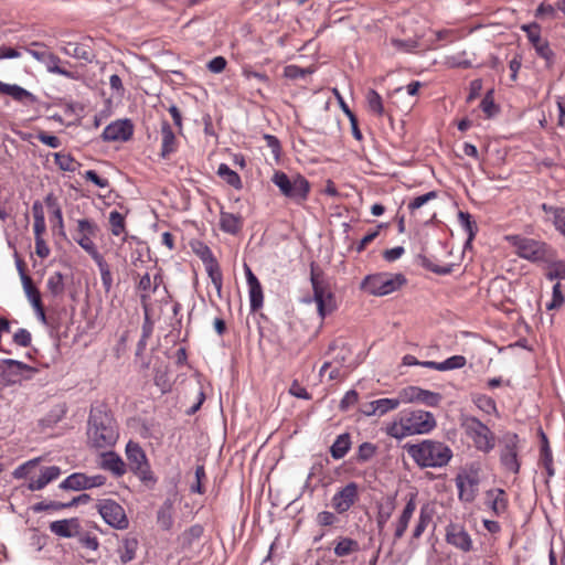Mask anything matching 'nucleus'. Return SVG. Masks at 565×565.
I'll use <instances>...</instances> for the list:
<instances>
[{
    "mask_svg": "<svg viewBox=\"0 0 565 565\" xmlns=\"http://www.w3.org/2000/svg\"><path fill=\"white\" fill-rule=\"evenodd\" d=\"M118 436L117 423L106 405L92 406L87 427L88 445L96 449L109 448L116 444Z\"/></svg>",
    "mask_w": 565,
    "mask_h": 565,
    "instance_id": "obj_1",
    "label": "nucleus"
},
{
    "mask_svg": "<svg viewBox=\"0 0 565 565\" xmlns=\"http://www.w3.org/2000/svg\"><path fill=\"white\" fill-rule=\"evenodd\" d=\"M436 427V420L431 413L426 411H413L404 413L387 425L386 434L395 439H403L416 434H428Z\"/></svg>",
    "mask_w": 565,
    "mask_h": 565,
    "instance_id": "obj_2",
    "label": "nucleus"
},
{
    "mask_svg": "<svg viewBox=\"0 0 565 565\" xmlns=\"http://www.w3.org/2000/svg\"><path fill=\"white\" fill-rule=\"evenodd\" d=\"M406 450L422 468L445 467L452 458V450L446 444L431 439L407 445Z\"/></svg>",
    "mask_w": 565,
    "mask_h": 565,
    "instance_id": "obj_3",
    "label": "nucleus"
},
{
    "mask_svg": "<svg viewBox=\"0 0 565 565\" xmlns=\"http://www.w3.org/2000/svg\"><path fill=\"white\" fill-rule=\"evenodd\" d=\"M310 282L318 315L321 319H324L337 309V301L322 269L316 263L310 264Z\"/></svg>",
    "mask_w": 565,
    "mask_h": 565,
    "instance_id": "obj_4",
    "label": "nucleus"
},
{
    "mask_svg": "<svg viewBox=\"0 0 565 565\" xmlns=\"http://www.w3.org/2000/svg\"><path fill=\"white\" fill-rule=\"evenodd\" d=\"M505 241L515 248V254L529 262L541 264L552 259V247L542 241L522 235H508Z\"/></svg>",
    "mask_w": 565,
    "mask_h": 565,
    "instance_id": "obj_5",
    "label": "nucleus"
},
{
    "mask_svg": "<svg viewBox=\"0 0 565 565\" xmlns=\"http://www.w3.org/2000/svg\"><path fill=\"white\" fill-rule=\"evenodd\" d=\"M271 182L284 196L297 204L307 201L311 189L309 181L299 173L289 177L284 171H276L271 177Z\"/></svg>",
    "mask_w": 565,
    "mask_h": 565,
    "instance_id": "obj_6",
    "label": "nucleus"
},
{
    "mask_svg": "<svg viewBox=\"0 0 565 565\" xmlns=\"http://www.w3.org/2000/svg\"><path fill=\"white\" fill-rule=\"evenodd\" d=\"M460 427L465 435L471 439L475 448L483 454H489L495 447V436L491 429L477 417L462 415Z\"/></svg>",
    "mask_w": 565,
    "mask_h": 565,
    "instance_id": "obj_7",
    "label": "nucleus"
},
{
    "mask_svg": "<svg viewBox=\"0 0 565 565\" xmlns=\"http://www.w3.org/2000/svg\"><path fill=\"white\" fill-rule=\"evenodd\" d=\"M407 284V279L402 273H376L367 275L361 282V289L373 296L390 295Z\"/></svg>",
    "mask_w": 565,
    "mask_h": 565,
    "instance_id": "obj_8",
    "label": "nucleus"
},
{
    "mask_svg": "<svg viewBox=\"0 0 565 565\" xmlns=\"http://www.w3.org/2000/svg\"><path fill=\"white\" fill-rule=\"evenodd\" d=\"M129 469L143 482L154 481L146 452L138 443L129 441L126 446Z\"/></svg>",
    "mask_w": 565,
    "mask_h": 565,
    "instance_id": "obj_9",
    "label": "nucleus"
},
{
    "mask_svg": "<svg viewBox=\"0 0 565 565\" xmlns=\"http://www.w3.org/2000/svg\"><path fill=\"white\" fill-rule=\"evenodd\" d=\"M480 468L478 465H470L462 473H458L455 481L459 499L463 502H472L478 494Z\"/></svg>",
    "mask_w": 565,
    "mask_h": 565,
    "instance_id": "obj_10",
    "label": "nucleus"
},
{
    "mask_svg": "<svg viewBox=\"0 0 565 565\" xmlns=\"http://www.w3.org/2000/svg\"><path fill=\"white\" fill-rule=\"evenodd\" d=\"M96 509L103 520L111 527L125 530L129 526V520L124 508L113 499H100Z\"/></svg>",
    "mask_w": 565,
    "mask_h": 565,
    "instance_id": "obj_11",
    "label": "nucleus"
},
{
    "mask_svg": "<svg viewBox=\"0 0 565 565\" xmlns=\"http://www.w3.org/2000/svg\"><path fill=\"white\" fill-rule=\"evenodd\" d=\"M38 370L13 359H3L0 384L14 385L22 380H30Z\"/></svg>",
    "mask_w": 565,
    "mask_h": 565,
    "instance_id": "obj_12",
    "label": "nucleus"
},
{
    "mask_svg": "<svg viewBox=\"0 0 565 565\" xmlns=\"http://www.w3.org/2000/svg\"><path fill=\"white\" fill-rule=\"evenodd\" d=\"M98 232V226L95 222L88 218L77 221V228L73 235L74 241L94 259L102 255L94 244L92 237H95Z\"/></svg>",
    "mask_w": 565,
    "mask_h": 565,
    "instance_id": "obj_13",
    "label": "nucleus"
},
{
    "mask_svg": "<svg viewBox=\"0 0 565 565\" xmlns=\"http://www.w3.org/2000/svg\"><path fill=\"white\" fill-rule=\"evenodd\" d=\"M519 454V437L516 434H505L503 437V447L500 451V462L503 468L512 473H519L520 461Z\"/></svg>",
    "mask_w": 565,
    "mask_h": 565,
    "instance_id": "obj_14",
    "label": "nucleus"
},
{
    "mask_svg": "<svg viewBox=\"0 0 565 565\" xmlns=\"http://www.w3.org/2000/svg\"><path fill=\"white\" fill-rule=\"evenodd\" d=\"M132 135V122L129 119H118L105 127L102 138L104 141H128Z\"/></svg>",
    "mask_w": 565,
    "mask_h": 565,
    "instance_id": "obj_15",
    "label": "nucleus"
},
{
    "mask_svg": "<svg viewBox=\"0 0 565 565\" xmlns=\"http://www.w3.org/2000/svg\"><path fill=\"white\" fill-rule=\"evenodd\" d=\"M358 498V484L350 482L333 495L332 507L338 513H344L355 503Z\"/></svg>",
    "mask_w": 565,
    "mask_h": 565,
    "instance_id": "obj_16",
    "label": "nucleus"
},
{
    "mask_svg": "<svg viewBox=\"0 0 565 565\" xmlns=\"http://www.w3.org/2000/svg\"><path fill=\"white\" fill-rule=\"evenodd\" d=\"M246 281L248 286L249 307L252 312L258 311L264 305L263 287L248 265H244Z\"/></svg>",
    "mask_w": 565,
    "mask_h": 565,
    "instance_id": "obj_17",
    "label": "nucleus"
},
{
    "mask_svg": "<svg viewBox=\"0 0 565 565\" xmlns=\"http://www.w3.org/2000/svg\"><path fill=\"white\" fill-rule=\"evenodd\" d=\"M446 542L466 553L472 550L469 533L458 524L450 523L446 527Z\"/></svg>",
    "mask_w": 565,
    "mask_h": 565,
    "instance_id": "obj_18",
    "label": "nucleus"
},
{
    "mask_svg": "<svg viewBox=\"0 0 565 565\" xmlns=\"http://www.w3.org/2000/svg\"><path fill=\"white\" fill-rule=\"evenodd\" d=\"M50 531L60 537L71 539L79 535L81 523L77 518L53 521Z\"/></svg>",
    "mask_w": 565,
    "mask_h": 565,
    "instance_id": "obj_19",
    "label": "nucleus"
},
{
    "mask_svg": "<svg viewBox=\"0 0 565 565\" xmlns=\"http://www.w3.org/2000/svg\"><path fill=\"white\" fill-rule=\"evenodd\" d=\"M0 94L12 97L15 102L34 104L38 102L35 95L17 84H7L0 81Z\"/></svg>",
    "mask_w": 565,
    "mask_h": 565,
    "instance_id": "obj_20",
    "label": "nucleus"
},
{
    "mask_svg": "<svg viewBox=\"0 0 565 565\" xmlns=\"http://www.w3.org/2000/svg\"><path fill=\"white\" fill-rule=\"evenodd\" d=\"M396 508L395 495H386L377 502L376 524L381 534Z\"/></svg>",
    "mask_w": 565,
    "mask_h": 565,
    "instance_id": "obj_21",
    "label": "nucleus"
},
{
    "mask_svg": "<svg viewBox=\"0 0 565 565\" xmlns=\"http://www.w3.org/2000/svg\"><path fill=\"white\" fill-rule=\"evenodd\" d=\"M160 132H161V139H162L160 156L163 159H166L171 153L177 151L178 141H177L175 135H174L170 124L166 119L161 121V131Z\"/></svg>",
    "mask_w": 565,
    "mask_h": 565,
    "instance_id": "obj_22",
    "label": "nucleus"
},
{
    "mask_svg": "<svg viewBox=\"0 0 565 565\" xmlns=\"http://www.w3.org/2000/svg\"><path fill=\"white\" fill-rule=\"evenodd\" d=\"M440 399V394L433 391H412L411 394H408L407 391H404V394L402 395L403 402L419 403L427 406H436Z\"/></svg>",
    "mask_w": 565,
    "mask_h": 565,
    "instance_id": "obj_23",
    "label": "nucleus"
},
{
    "mask_svg": "<svg viewBox=\"0 0 565 565\" xmlns=\"http://www.w3.org/2000/svg\"><path fill=\"white\" fill-rule=\"evenodd\" d=\"M60 475L61 469L57 466L43 467L41 469V475L36 479L32 478L30 480L28 489L31 491L42 490L46 484L57 479Z\"/></svg>",
    "mask_w": 565,
    "mask_h": 565,
    "instance_id": "obj_24",
    "label": "nucleus"
},
{
    "mask_svg": "<svg viewBox=\"0 0 565 565\" xmlns=\"http://www.w3.org/2000/svg\"><path fill=\"white\" fill-rule=\"evenodd\" d=\"M466 364L467 359L463 355H452L443 362L423 361L422 366L444 372L461 369Z\"/></svg>",
    "mask_w": 565,
    "mask_h": 565,
    "instance_id": "obj_25",
    "label": "nucleus"
},
{
    "mask_svg": "<svg viewBox=\"0 0 565 565\" xmlns=\"http://www.w3.org/2000/svg\"><path fill=\"white\" fill-rule=\"evenodd\" d=\"M529 42L534 47L536 54L546 61L547 65L553 64L555 54L550 47L548 41L541 38V31H537L535 34H531Z\"/></svg>",
    "mask_w": 565,
    "mask_h": 565,
    "instance_id": "obj_26",
    "label": "nucleus"
},
{
    "mask_svg": "<svg viewBox=\"0 0 565 565\" xmlns=\"http://www.w3.org/2000/svg\"><path fill=\"white\" fill-rule=\"evenodd\" d=\"M62 51L74 58L82 60L86 63H90L95 54L92 47L84 43H67L66 46L62 49Z\"/></svg>",
    "mask_w": 565,
    "mask_h": 565,
    "instance_id": "obj_27",
    "label": "nucleus"
},
{
    "mask_svg": "<svg viewBox=\"0 0 565 565\" xmlns=\"http://www.w3.org/2000/svg\"><path fill=\"white\" fill-rule=\"evenodd\" d=\"M243 227V218L238 214L221 212L220 228L228 234L236 235Z\"/></svg>",
    "mask_w": 565,
    "mask_h": 565,
    "instance_id": "obj_28",
    "label": "nucleus"
},
{
    "mask_svg": "<svg viewBox=\"0 0 565 565\" xmlns=\"http://www.w3.org/2000/svg\"><path fill=\"white\" fill-rule=\"evenodd\" d=\"M102 468L111 471L116 477H121L126 473V463L122 459L113 451L103 454Z\"/></svg>",
    "mask_w": 565,
    "mask_h": 565,
    "instance_id": "obj_29",
    "label": "nucleus"
},
{
    "mask_svg": "<svg viewBox=\"0 0 565 565\" xmlns=\"http://www.w3.org/2000/svg\"><path fill=\"white\" fill-rule=\"evenodd\" d=\"M351 447V438L348 433L341 434L337 437L332 446L330 447V454L333 459H342Z\"/></svg>",
    "mask_w": 565,
    "mask_h": 565,
    "instance_id": "obj_30",
    "label": "nucleus"
},
{
    "mask_svg": "<svg viewBox=\"0 0 565 565\" xmlns=\"http://www.w3.org/2000/svg\"><path fill=\"white\" fill-rule=\"evenodd\" d=\"M87 476L82 472H74L60 483L63 490L81 491L87 489Z\"/></svg>",
    "mask_w": 565,
    "mask_h": 565,
    "instance_id": "obj_31",
    "label": "nucleus"
},
{
    "mask_svg": "<svg viewBox=\"0 0 565 565\" xmlns=\"http://www.w3.org/2000/svg\"><path fill=\"white\" fill-rule=\"evenodd\" d=\"M216 174L234 189L241 190L243 188L242 179L238 173L232 170L226 163L218 166Z\"/></svg>",
    "mask_w": 565,
    "mask_h": 565,
    "instance_id": "obj_32",
    "label": "nucleus"
},
{
    "mask_svg": "<svg viewBox=\"0 0 565 565\" xmlns=\"http://www.w3.org/2000/svg\"><path fill=\"white\" fill-rule=\"evenodd\" d=\"M487 495L489 498H492L491 509L497 515H500L503 512H505L508 508V500L504 490L491 489L487 491Z\"/></svg>",
    "mask_w": 565,
    "mask_h": 565,
    "instance_id": "obj_33",
    "label": "nucleus"
},
{
    "mask_svg": "<svg viewBox=\"0 0 565 565\" xmlns=\"http://www.w3.org/2000/svg\"><path fill=\"white\" fill-rule=\"evenodd\" d=\"M138 548V541L135 537H126L122 540L119 547V557L122 564H127L132 561L136 556Z\"/></svg>",
    "mask_w": 565,
    "mask_h": 565,
    "instance_id": "obj_34",
    "label": "nucleus"
},
{
    "mask_svg": "<svg viewBox=\"0 0 565 565\" xmlns=\"http://www.w3.org/2000/svg\"><path fill=\"white\" fill-rule=\"evenodd\" d=\"M46 288L54 298L61 297L65 290L64 276L60 271L53 273L46 281Z\"/></svg>",
    "mask_w": 565,
    "mask_h": 565,
    "instance_id": "obj_35",
    "label": "nucleus"
},
{
    "mask_svg": "<svg viewBox=\"0 0 565 565\" xmlns=\"http://www.w3.org/2000/svg\"><path fill=\"white\" fill-rule=\"evenodd\" d=\"M20 276L21 281L23 285L24 292L30 300L31 305H34L39 301H41V292L40 290L34 286L32 278L25 274L23 269H20Z\"/></svg>",
    "mask_w": 565,
    "mask_h": 565,
    "instance_id": "obj_36",
    "label": "nucleus"
},
{
    "mask_svg": "<svg viewBox=\"0 0 565 565\" xmlns=\"http://www.w3.org/2000/svg\"><path fill=\"white\" fill-rule=\"evenodd\" d=\"M60 63L61 58L52 52H49L45 60L43 61V64L50 73L58 74L67 78H73V73L65 70L64 67H61Z\"/></svg>",
    "mask_w": 565,
    "mask_h": 565,
    "instance_id": "obj_37",
    "label": "nucleus"
},
{
    "mask_svg": "<svg viewBox=\"0 0 565 565\" xmlns=\"http://www.w3.org/2000/svg\"><path fill=\"white\" fill-rule=\"evenodd\" d=\"M458 218L460 222V225L463 227L466 233L468 234L466 246L469 245L476 237L478 232V225L477 223L471 218L470 213L459 211Z\"/></svg>",
    "mask_w": 565,
    "mask_h": 565,
    "instance_id": "obj_38",
    "label": "nucleus"
},
{
    "mask_svg": "<svg viewBox=\"0 0 565 565\" xmlns=\"http://www.w3.org/2000/svg\"><path fill=\"white\" fill-rule=\"evenodd\" d=\"M360 550L359 543L350 537H341L340 541L334 546V554L338 557L348 556L354 552Z\"/></svg>",
    "mask_w": 565,
    "mask_h": 565,
    "instance_id": "obj_39",
    "label": "nucleus"
},
{
    "mask_svg": "<svg viewBox=\"0 0 565 565\" xmlns=\"http://www.w3.org/2000/svg\"><path fill=\"white\" fill-rule=\"evenodd\" d=\"M94 262L99 268L103 287L106 292H109L113 287V276L109 265L107 264L103 255H99L98 258H94Z\"/></svg>",
    "mask_w": 565,
    "mask_h": 565,
    "instance_id": "obj_40",
    "label": "nucleus"
},
{
    "mask_svg": "<svg viewBox=\"0 0 565 565\" xmlns=\"http://www.w3.org/2000/svg\"><path fill=\"white\" fill-rule=\"evenodd\" d=\"M207 276L210 277L213 286L215 287L218 295L222 291L223 285V275L220 268L217 260H213L212 263L204 264Z\"/></svg>",
    "mask_w": 565,
    "mask_h": 565,
    "instance_id": "obj_41",
    "label": "nucleus"
},
{
    "mask_svg": "<svg viewBox=\"0 0 565 565\" xmlns=\"http://www.w3.org/2000/svg\"><path fill=\"white\" fill-rule=\"evenodd\" d=\"M329 350L331 352L335 353L334 360L341 366H343L347 363L349 356L351 355L350 348L343 341H339V340L333 341L330 344Z\"/></svg>",
    "mask_w": 565,
    "mask_h": 565,
    "instance_id": "obj_42",
    "label": "nucleus"
},
{
    "mask_svg": "<svg viewBox=\"0 0 565 565\" xmlns=\"http://www.w3.org/2000/svg\"><path fill=\"white\" fill-rule=\"evenodd\" d=\"M431 522V514L428 507L425 505L420 509L418 521L413 530L412 540H418L425 532L427 525Z\"/></svg>",
    "mask_w": 565,
    "mask_h": 565,
    "instance_id": "obj_43",
    "label": "nucleus"
},
{
    "mask_svg": "<svg viewBox=\"0 0 565 565\" xmlns=\"http://www.w3.org/2000/svg\"><path fill=\"white\" fill-rule=\"evenodd\" d=\"M55 164L63 171L74 172L81 164L70 153H54Z\"/></svg>",
    "mask_w": 565,
    "mask_h": 565,
    "instance_id": "obj_44",
    "label": "nucleus"
},
{
    "mask_svg": "<svg viewBox=\"0 0 565 565\" xmlns=\"http://www.w3.org/2000/svg\"><path fill=\"white\" fill-rule=\"evenodd\" d=\"M480 108L487 118H492L500 111V107L494 103L493 89L486 93L481 99Z\"/></svg>",
    "mask_w": 565,
    "mask_h": 565,
    "instance_id": "obj_45",
    "label": "nucleus"
},
{
    "mask_svg": "<svg viewBox=\"0 0 565 565\" xmlns=\"http://www.w3.org/2000/svg\"><path fill=\"white\" fill-rule=\"evenodd\" d=\"M369 109L377 116H384L385 109L381 95L375 89H370L366 94Z\"/></svg>",
    "mask_w": 565,
    "mask_h": 565,
    "instance_id": "obj_46",
    "label": "nucleus"
},
{
    "mask_svg": "<svg viewBox=\"0 0 565 565\" xmlns=\"http://www.w3.org/2000/svg\"><path fill=\"white\" fill-rule=\"evenodd\" d=\"M204 533V529L200 524H194L185 530L182 534L183 547H191L193 543L201 539Z\"/></svg>",
    "mask_w": 565,
    "mask_h": 565,
    "instance_id": "obj_47",
    "label": "nucleus"
},
{
    "mask_svg": "<svg viewBox=\"0 0 565 565\" xmlns=\"http://www.w3.org/2000/svg\"><path fill=\"white\" fill-rule=\"evenodd\" d=\"M110 232L114 236H119L126 232L125 216L118 211H111L109 214Z\"/></svg>",
    "mask_w": 565,
    "mask_h": 565,
    "instance_id": "obj_48",
    "label": "nucleus"
},
{
    "mask_svg": "<svg viewBox=\"0 0 565 565\" xmlns=\"http://www.w3.org/2000/svg\"><path fill=\"white\" fill-rule=\"evenodd\" d=\"M473 402L476 406L486 414L490 415L497 413L495 402L490 396H487L484 394H477L473 397Z\"/></svg>",
    "mask_w": 565,
    "mask_h": 565,
    "instance_id": "obj_49",
    "label": "nucleus"
},
{
    "mask_svg": "<svg viewBox=\"0 0 565 565\" xmlns=\"http://www.w3.org/2000/svg\"><path fill=\"white\" fill-rule=\"evenodd\" d=\"M347 371L341 370L339 367H332L330 362H326L320 369V377L323 381L327 379L328 381H333L341 379L345 375Z\"/></svg>",
    "mask_w": 565,
    "mask_h": 565,
    "instance_id": "obj_50",
    "label": "nucleus"
},
{
    "mask_svg": "<svg viewBox=\"0 0 565 565\" xmlns=\"http://www.w3.org/2000/svg\"><path fill=\"white\" fill-rule=\"evenodd\" d=\"M416 497H417L416 493L408 494L407 502L397 520H399L406 524H409V521L416 510Z\"/></svg>",
    "mask_w": 565,
    "mask_h": 565,
    "instance_id": "obj_51",
    "label": "nucleus"
},
{
    "mask_svg": "<svg viewBox=\"0 0 565 565\" xmlns=\"http://www.w3.org/2000/svg\"><path fill=\"white\" fill-rule=\"evenodd\" d=\"M401 398H381L375 401V406L377 407L379 416L386 414L388 411L395 409L401 404Z\"/></svg>",
    "mask_w": 565,
    "mask_h": 565,
    "instance_id": "obj_52",
    "label": "nucleus"
},
{
    "mask_svg": "<svg viewBox=\"0 0 565 565\" xmlns=\"http://www.w3.org/2000/svg\"><path fill=\"white\" fill-rule=\"evenodd\" d=\"M193 252L202 260L203 264L212 263L213 260L216 259L211 248L204 243L198 242L193 246Z\"/></svg>",
    "mask_w": 565,
    "mask_h": 565,
    "instance_id": "obj_53",
    "label": "nucleus"
},
{
    "mask_svg": "<svg viewBox=\"0 0 565 565\" xmlns=\"http://www.w3.org/2000/svg\"><path fill=\"white\" fill-rule=\"evenodd\" d=\"M31 509H32L33 512L40 513V512L47 511V510L58 511V510H63V509H67V508H66V502H58V501L44 502V501H41V502H38V503L33 504Z\"/></svg>",
    "mask_w": 565,
    "mask_h": 565,
    "instance_id": "obj_54",
    "label": "nucleus"
},
{
    "mask_svg": "<svg viewBox=\"0 0 565 565\" xmlns=\"http://www.w3.org/2000/svg\"><path fill=\"white\" fill-rule=\"evenodd\" d=\"M311 73L312 71L310 68H303L298 65H288L284 70V75L290 79L305 78L307 75Z\"/></svg>",
    "mask_w": 565,
    "mask_h": 565,
    "instance_id": "obj_55",
    "label": "nucleus"
},
{
    "mask_svg": "<svg viewBox=\"0 0 565 565\" xmlns=\"http://www.w3.org/2000/svg\"><path fill=\"white\" fill-rule=\"evenodd\" d=\"M206 478L204 466L199 465L195 468V482L191 486V491L194 493L203 494L204 487L203 480Z\"/></svg>",
    "mask_w": 565,
    "mask_h": 565,
    "instance_id": "obj_56",
    "label": "nucleus"
},
{
    "mask_svg": "<svg viewBox=\"0 0 565 565\" xmlns=\"http://www.w3.org/2000/svg\"><path fill=\"white\" fill-rule=\"evenodd\" d=\"M437 196V192L435 191H430V192H427L423 195H419V196H416L409 203H408V210L411 212H414L415 210L422 207L424 204H426L427 202H429L430 200L435 199Z\"/></svg>",
    "mask_w": 565,
    "mask_h": 565,
    "instance_id": "obj_57",
    "label": "nucleus"
},
{
    "mask_svg": "<svg viewBox=\"0 0 565 565\" xmlns=\"http://www.w3.org/2000/svg\"><path fill=\"white\" fill-rule=\"evenodd\" d=\"M376 454V446L372 443H363L359 446L358 460L367 461Z\"/></svg>",
    "mask_w": 565,
    "mask_h": 565,
    "instance_id": "obj_58",
    "label": "nucleus"
},
{
    "mask_svg": "<svg viewBox=\"0 0 565 565\" xmlns=\"http://www.w3.org/2000/svg\"><path fill=\"white\" fill-rule=\"evenodd\" d=\"M563 303H564V297L562 294V286L559 282H556L553 286L552 301L547 305V309L548 310L557 309V308L562 307Z\"/></svg>",
    "mask_w": 565,
    "mask_h": 565,
    "instance_id": "obj_59",
    "label": "nucleus"
},
{
    "mask_svg": "<svg viewBox=\"0 0 565 565\" xmlns=\"http://www.w3.org/2000/svg\"><path fill=\"white\" fill-rule=\"evenodd\" d=\"M263 138L266 141L267 147L270 148L271 153L275 157V159L278 160L280 157V153H281V146H280V141L278 140V138L276 136L269 135V134H265Z\"/></svg>",
    "mask_w": 565,
    "mask_h": 565,
    "instance_id": "obj_60",
    "label": "nucleus"
},
{
    "mask_svg": "<svg viewBox=\"0 0 565 565\" xmlns=\"http://www.w3.org/2000/svg\"><path fill=\"white\" fill-rule=\"evenodd\" d=\"M31 341H32L31 333L26 329H24V328L19 329L13 334V342L17 345L26 348V347H29L31 344Z\"/></svg>",
    "mask_w": 565,
    "mask_h": 565,
    "instance_id": "obj_61",
    "label": "nucleus"
},
{
    "mask_svg": "<svg viewBox=\"0 0 565 565\" xmlns=\"http://www.w3.org/2000/svg\"><path fill=\"white\" fill-rule=\"evenodd\" d=\"M383 227V224L376 226L375 230L369 232L358 244L356 252L361 253L365 249V247L372 243L380 234V230Z\"/></svg>",
    "mask_w": 565,
    "mask_h": 565,
    "instance_id": "obj_62",
    "label": "nucleus"
},
{
    "mask_svg": "<svg viewBox=\"0 0 565 565\" xmlns=\"http://www.w3.org/2000/svg\"><path fill=\"white\" fill-rule=\"evenodd\" d=\"M26 52L32 55L35 60H38L39 62L43 63V61L45 60L46 55L49 54L50 51L45 50L44 47H42V45L38 42H34L31 44V47H28L26 49Z\"/></svg>",
    "mask_w": 565,
    "mask_h": 565,
    "instance_id": "obj_63",
    "label": "nucleus"
},
{
    "mask_svg": "<svg viewBox=\"0 0 565 565\" xmlns=\"http://www.w3.org/2000/svg\"><path fill=\"white\" fill-rule=\"evenodd\" d=\"M226 60L223 56H215L207 63V70L212 73L218 74L226 67Z\"/></svg>",
    "mask_w": 565,
    "mask_h": 565,
    "instance_id": "obj_64",
    "label": "nucleus"
}]
</instances>
